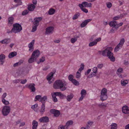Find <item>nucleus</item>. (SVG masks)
<instances>
[{
    "label": "nucleus",
    "mask_w": 129,
    "mask_h": 129,
    "mask_svg": "<svg viewBox=\"0 0 129 129\" xmlns=\"http://www.w3.org/2000/svg\"><path fill=\"white\" fill-rule=\"evenodd\" d=\"M123 71V69L122 68H119L117 70V72L119 73H121L122 72V71Z\"/></svg>",
    "instance_id": "55"
},
{
    "label": "nucleus",
    "mask_w": 129,
    "mask_h": 129,
    "mask_svg": "<svg viewBox=\"0 0 129 129\" xmlns=\"http://www.w3.org/2000/svg\"><path fill=\"white\" fill-rule=\"evenodd\" d=\"M33 24V28L31 30V32H34L36 31L37 30V27L38 26H37V25H35L34 24Z\"/></svg>",
    "instance_id": "41"
},
{
    "label": "nucleus",
    "mask_w": 129,
    "mask_h": 129,
    "mask_svg": "<svg viewBox=\"0 0 129 129\" xmlns=\"http://www.w3.org/2000/svg\"><path fill=\"white\" fill-rule=\"evenodd\" d=\"M98 105L99 107L102 109H104L107 107L106 104H105L103 103H102L100 104H98Z\"/></svg>",
    "instance_id": "26"
},
{
    "label": "nucleus",
    "mask_w": 129,
    "mask_h": 129,
    "mask_svg": "<svg viewBox=\"0 0 129 129\" xmlns=\"http://www.w3.org/2000/svg\"><path fill=\"white\" fill-rule=\"evenodd\" d=\"M74 97V95L72 93H71L68 95L66 97V99L68 101L70 102Z\"/></svg>",
    "instance_id": "16"
},
{
    "label": "nucleus",
    "mask_w": 129,
    "mask_h": 129,
    "mask_svg": "<svg viewBox=\"0 0 129 129\" xmlns=\"http://www.w3.org/2000/svg\"><path fill=\"white\" fill-rule=\"evenodd\" d=\"M91 20L92 19H88L85 20L81 24L80 27L82 28L84 27L87 25L89 22L91 21Z\"/></svg>",
    "instance_id": "10"
},
{
    "label": "nucleus",
    "mask_w": 129,
    "mask_h": 129,
    "mask_svg": "<svg viewBox=\"0 0 129 129\" xmlns=\"http://www.w3.org/2000/svg\"><path fill=\"white\" fill-rule=\"evenodd\" d=\"M72 82L75 85H78L79 84V82L75 79L73 80Z\"/></svg>",
    "instance_id": "42"
},
{
    "label": "nucleus",
    "mask_w": 129,
    "mask_h": 129,
    "mask_svg": "<svg viewBox=\"0 0 129 129\" xmlns=\"http://www.w3.org/2000/svg\"><path fill=\"white\" fill-rule=\"evenodd\" d=\"M122 15V14H121L120 16L118 15L117 16L114 17L113 18V19L114 20H117L118 19L120 18V17Z\"/></svg>",
    "instance_id": "46"
},
{
    "label": "nucleus",
    "mask_w": 129,
    "mask_h": 129,
    "mask_svg": "<svg viewBox=\"0 0 129 129\" xmlns=\"http://www.w3.org/2000/svg\"><path fill=\"white\" fill-rule=\"evenodd\" d=\"M2 101L3 104L6 105H8L9 104V102L8 101H6L5 99L2 100Z\"/></svg>",
    "instance_id": "48"
},
{
    "label": "nucleus",
    "mask_w": 129,
    "mask_h": 129,
    "mask_svg": "<svg viewBox=\"0 0 129 129\" xmlns=\"http://www.w3.org/2000/svg\"><path fill=\"white\" fill-rule=\"evenodd\" d=\"M107 90L105 88H103L101 90V94H107Z\"/></svg>",
    "instance_id": "35"
},
{
    "label": "nucleus",
    "mask_w": 129,
    "mask_h": 129,
    "mask_svg": "<svg viewBox=\"0 0 129 129\" xmlns=\"http://www.w3.org/2000/svg\"><path fill=\"white\" fill-rule=\"evenodd\" d=\"M39 121L41 122H47L49 121V118L47 116H44L40 118L39 119Z\"/></svg>",
    "instance_id": "6"
},
{
    "label": "nucleus",
    "mask_w": 129,
    "mask_h": 129,
    "mask_svg": "<svg viewBox=\"0 0 129 129\" xmlns=\"http://www.w3.org/2000/svg\"><path fill=\"white\" fill-rule=\"evenodd\" d=\"M103 64H98L97 67L101 69L103 68Z\"/></svg>",
    "instance_id": "58"
},
{
    "label": "nucleus",
    "mask_w": 129,
    "mask_h": 129,
    "mask_svg": "<svg viewBox=\"0 0 129 129\" xmlns=\"http://www.w3.org/2000/svg\"><path fill=\"white\" fill-rule=\"evenodd\" d=\"M78 6L80 7L81 9L83 12L86 13H87L88 12V10L85 8H84V7L82 6V4H79Z\"/></svg>",
    "instance_id": "17"
},
{
    "label": "nucleus",
    "mask_w": 129,
    "mask_h": 129,
    "mask_svg": "<svg viewBox=\"0 0 129 129\" xmlns=\"http://www.w3.org/2000/svg\"><path fill=\"white\" fill-rule=\"evenodd\" d=\"M5 57H0V63L1 65H2L5 62Z\"/></svg>",
    "instance_id": "39"
},
{
    "label": "nucleus",
    "mask_w": 129,
    "mask_h": 129,
    "mask_svg": "<svg viewBox=\"0 0 129 129\" xmlns=\"http://www.w3.org/2000/svg\"><path fill=\"white\" fill-rule=\"evenodd\" d=\"M32 129H37L38 126V122L36 120H34L32 122Z\"/></svg>",
    "instance_id": "19"
},
{
    "label": "nucleus",
    "mask_w": 129,
    "mask_h": 129,
    "mask_svg": "<svg viewBox=\"0 0 129 129\" xmlns=\"http://www.w3.org/2000/svg\"><path fill=\"white\" fill-rule=\"evenodd\" d=\"M115 30V27H113L111 29L110 32V33H114Z\"/></svg>",
    "instance_id": "64"
},
{
    "label": "nucleus",
    "mask_w": 129,
    "mask_h": 129,
    "mask_svg": "<svg viewBox=\"0 0 129 129\" xmlns=\"http://www.w3.org/2000/svg\"><path fill=\"white\" fill-rule=\"evenodd\" d=\"M121 84L122 86H125L128 84V81L127 80H121Z\"/></svg>",
    "instance_id": "31"
},
{
    "label": "nucleus",
    "mask_w": 129,
    "mask_h": 129,
    "mask_svg": "<svg viewBox=\"0 0 129 129\" xmlns=\"http://www.w3.org/2000/svg\"><path fill=\"white\" fill-rule=\"evenodd\" d=\"M38 104H35V105H32L31 107V108L32 109H35L38 106Z\"/></svg>",
    "instance_id": "62"
},
{
    "label": "nucleus",
    "mask_w": 129,
    "mask_h": 129,
    "mask_svg": "<svg viewBox=\"0 0 129 129\" xmlns=\"http://www.w3.org/2000/svg\"><path fill=\"white\" fill-rule=\"evenodd\" d=\"M8 25L10 26L13 23L14 18L13 17H10L8 18Z\"/></svg>",
    "instance_id": "15"
},
{
    "label": "nucleus",
    "mask_w": 129,
    "mask_h": 129,
    "mask_svg": "<svg viewBox=\"0 0 129 129\" xmlns=\"http://www.w3.org/2000/svg\"><path fill=\"white\" fill-rule=\"evenodd\" d=\"M81 74L78 71H77L76 73V77L77 78L79 79L81 77Z\"/></svg>",
    "instance_id": "45"
},
{
    "label": "nucleus",
    "mask_w": 129,
    "mask_h": 129,
    "mask_svg": "<svg viewBox=\"0 0 129 129\" xmlns=\"http://www.w3.org/2000/svg\"><path fill=\"white\" fill-rule=\"evenodd\" d=\"M13 27L11 30V32L17 33L20 32L22 30L21 26L18 23L13 24Z\"/></svg>",
    "instance_id": "2"
},
{
    "label": "nucleus",
    "mask_w": 129,
    "mask_h": 129,
    "mask_svg": "<svg viewBox=\"0 0 129 129\" xmlns=\"http://www.w3.org/2000/svg\"><path fill=\"white\" fill-rule=\"evenodd\" d=\"M47 96H45L41 98L40 99V102H41L42 103V104L45 105L46 101L47 100Z\"/></svg>",
    "instance_id": "20"
},
{
    "label": "nucleus",
    "mask_w": 129,
    "mask_h": 129,
    "mask_svg": "<svg viewBox=\"0 0 129 129\" xmlns=\"http://www.w3.org/2000/svg\"><path fill=\"white\" fill-rule=\"evenodd\" d=\"M125 42V39L124 38H122L121 39L118 44L120 46V47H122L124 43Z\"/></svg>",
    "instance_id": "28"
},
{
    "label": "nucleus",
    "mask_w": 129,
    "mask_h": 129,
    "mask_svg": "<svg viewBox=\"0 0 129 129\" xmlns=\"http://www.w3.org/2000/svg\"><path fill=\"white\" fill-rule=\"evenodd\" d=\"M53 74L52 72L50 73L47 76V79L48 81L51 80L52 78Z\"/></svg>",
    "instance_id": "27"
},
{
    "label": "nucleus",
    "mask_w": 129,
    "mask_h": 129,
    "mask_svg": "<svg viewBox=\"0 0 129 129\" xmlns=\"http://www.w3.org/2000/svg\"><path fill=\"white\" fill-rule=\"evenodd\" d=\"M107 98V94H101L100 96V99L102 101L106 100Z\"/></svg>",
    "instance_id": "23"
},
{
    "label": "nucleus",
    "mask_w": 129,
    "mask_h": 129,
    "mask_svg": "<svg viewBox=\"0 0 129 129\" xmlns=\"http://www.w3.org/2000/svg\"><path fill=\"white\" fill-rule=\"evenodd\" d=\"M106 5L108 9H110L112 7V4L110 2H108L106 3Z\"/></svg>",
    "instance_id": "34"
},
{
    "label": "nucleus",
    "mask_w": 129,
    "mask_h": 129,
    "mask_svg": "<svg viewBox=\"0 0 129 129\" xmlns=\"http://www.w3.org/2000/svg\"><path fill=\"white\" fill-rule=\"evenodd\" d=\"M97 67H94L93 69L92 70V71L95 74H96V73L97 72Z\"/></svg>",
    "instance_id": "54"
},
{
    "label": "nucleus",
    "mask_w": 129,
    "mask_h": 129,
    "mask_svg": "<svg viewBox=\"0 0 129 129\" xmlns=\"http://www.w3.org/2000/svg\"><path fill=\"white\" fill-rule=\"evenodd\" d=\"M77 41V39L76 38H72L70 40L71 42L73 44L74 43Z\"/></svg>",
    "instance_id": "47"
},
{
    "label": "nucleus",
    "mask_w": 129,
    "mask_h": 129,
    "mask_svg": "<svg viewBox=\"0 0 129 129\" xmlns=\"http://www.w3.org/2000/svg\"><path fill=\"white\" fill-rule=\"evenodd\" d=\"M109 25L111 27H115L117 25L116 21H112L109 23Z\"/></svg>",
    "instance_id": "22"
},
{
    "label": "nucleus",
    "mask_w": 129,
    "mask_h": 129,
    "mask_svg": "<svg viewBox=\"0 0 129 129\" xmlns=\"http://www.w3.org/2000/svg\"><path fill=\"white\" fill-rule=\"evenodd\" d=\"M122 47H120V46L118 44L116 47H115L114 50V51L115 52H117L118 51H119L120 49H121Z\"/></svg>",
    "instance_id": "38"
},
{
    "label": "nucleus",
    "mask_w": 129,
    "mask_h": 129,
    "mask_svg": "<svg viewBox=\"0 0 129 129\" xmlns=\"http://www.w3.org/2000/svg\"><path fill=\"white\" fill-rule=\"evenodd\" d=\"M80 36V34H79L78 35H75L74 36V37L75 38H76V39H77V38H79Z\"/></svg>",
    "instance_id": "63"
},
{
    "label": "nucleus",
    "mask_w": 129,
    "mask_h": 129,
    "mask_svg": "<svg viewBox=\"0 0 129 129\" xmlns=\"http://www.w3.org/2000/svg\"><path fill=\"white\" fill-rule=\"evenodd\" d=\"M45 105L42 104L41 106V109L40 110V112L41 114H43L45 112Z\"/></svg>",
    "instance_id": "18"
},
{
    "label": "nucleus",
    "mask_w": 129,
    "mask_h": 129,
    "mask_svg": "<svg viewBox=\"0 0 129 129\" xmlns=\"http://www.w3.org/2000/svg\"><path fill=\"white\" fill-rule=\"evenodd\" d=\"M111 47H108L105 50L101 52L103 56H105L107 55L106 56H113V53L110 51L109 50L112 49Z\"/></svg>",
    "instance_id": "3"
},
{
    "label": "nucleus",
    "mask_w": 129,
    "mask_h": 129,
    "mask_svg": "<svg viewBox=\"0 0 129 129\" xmlns=\"http://www.w3.org/2000/svg\"><path fill=\"white\" fill-rule=\"evenodd\" d=\"M73 123V121L70 120L68 121L66 123V125L64 126L66 127V129L68 128V127L70 125H72Z\"/></svg>",
    "instance_id": "25"
},
{
    "label": "nucleus",
    "mask_w": 129,
    "mask_h": 129,
    "mask_svg": "<svg viewBox=\"0 0 129 129\" xmlns=\"http://www.w3.org/2000/svg\"><path fill=\"white\" fill-rule=\"evenodd\" d=\"M35 7L34 5L31 4L28 6V9L29 11H32L34 10Z\"/></svg>",
    "instance_id": "24"
},
{
    "label": "nucleus",
    "mask_w": 129,
    "mask_h": 129,
    "mask_svg": "<svg viewBox=\"0 0 129 129\" xmlns=\"http://www.w3.org/2000/svg\"><path fill=\"white\" fill-rule=\"evenodd\" d=\"M54 29L53 26H49L46 29L45 33L47 35H49L52 33Z\"/></svg>",
    "instance_id": "5"
},
{
    "label": "nucleus",
    "mask_w": 129,
    "mask_h": 129,
    "mask_svg": "<svg viewBox=\"0 0 129 129\" xmlns=\"http://www.w3.org/2000/svg\"><path fill=\"white\" fill-rule=\"evenodd\" d=\"M80 94L81 95L85 96L86 94V91L85 90L83 89L81 90Z\"/></svg>",
    "instance_id": "40"
},
{
    "label": "nucleus",
    "mask_w": 129,
    "mask_h": 129,
    "mask_svg": "<svg viewBox=\"0 0 129 129\" xmlns=\"http://www.w3.org/2000/svg\"><path fill=\"white\" fill-rule=\"evenodd\" d=\"M11 109L10 107L8 106H6L3 107L2 112V114L4 116H7L10 112Z\"/></svg>",
    "instance_id": "4"
},
{
    "label": "nucleus",
    "mask_w": 129,
    "mask_h": 129,
    "mask_svg": "<svg viewBox=\"0 0 129 129\" xmlns=\"http://www.w3.org/2000/svg\"><path fill=\"white\" fill-rule=\"evenodd\" d=\"M81 4L82 5V6L85 7H92V4L91 3H88L86 2H84Z\"/></svg>",
    "instance_id": "13"
},
{
    "label": "nucleus",
    "mask_w": 129,
    "mask_h": 129,
    "mask_svg": "<svg viewBox=\"0 0 129 129\" xmlns=\"http://www.w3.org/2000/svg\"><path fill=\"white\" fill-rule=\"evenodd\" d=\"M45 60V57H42L40 59V61L37 62L38 64H39L41 62H43Z\"/></svg>",
    "instance_id": "49"
},
{
    "label": "nucleus",
    "mask_w": 129,
    "mask_h": 129,
    "mask_svg": "<svg viewBox=\"0 0 129 129\" xmlns=\"http://www.w3.org/2000/svg\"><path fill=\"white\" fill-rule=\"evenodd\" d=\"M80 15V14L78 12L76 13L73 16L72 19L73 20H75L77 18L79 17Z\"/></svg>",
    "instance_id": "29"
},
{
    "label": "nucleus",
    "mask_w": 129,
    "mask_h": 129,
    "mask_svg": "<svg viewBox=\"0 0 129 129\" xmlns=\"http://www.w3.org/2000/svg\"><path fill=\"white\" fill-rule=\"evenodd\" d=\"M35 86V84L33 83H30L29 84L28 87L31 90V92H34L36 90Z\"/></svg>",
    "instance_id": "9"
},
{
    "label": "nucleus",
    "mask_w": 129,
    "mask_h": 129,
    "mask_svg": "<svg viewBox=\"0 0 129 129\" xmlns=\"http://www.w3.org/2000/svg\"><path fill=\"white\" fill-rule=\"evenodd\" d=\"M14 1L15 2L18 3V5H21L22 4V2L20 0H14Z\"/></svg>",
    "instance_id": "50"
},
{
    "label": "nucleus",
    "mask_w": 129,
    "mask_h": 129,
    "mask_svg": "<svg viewBox=\"0 0 129 129\" xmlns=\"http://www.w3.org/2000/svg\"><path fill=\"white\" fill-rule=\"evenodd\" d=\"M66 129V127L64 126L60 125L58 128V129Z\"/></svg>",
    "instance_id": "61"
},
{
    "label": "nucleus",
    "mask_w": 129,
    "mask_h": 129,
    "mask_svg": "<svg viewBox=\"0 0 129 129\" xmlns=\"http://www.w3.org/2000/svg\"><path fill=\"white\" fill-rule=\"evenodd\" d=\"M60 114V112L58 110H57L55 112L54 114V115L55 116L57 117Z\"/></svg>",
    "instance_id": "44"
},
{
    "label": "nucleus",
    "mask_w": 129,
    "mask_h": 129,
    "mask_svg": "<svg viewBox=\"0 0 129 129\" xmlns=\"http://www.w3.org/2000/svg\"><path fill=\"white\" fill-rule=\"evenodd\" d=\"M41 96L40 95H36V96L35 98V101H36L37 100H38L40 101V98H41Z\"/></svg>",
    "instance_id": "43"
},
{
    "label": "nucleus",
    "mask_w": 129,
    "mask_h": 129,
    "mask_svg": "<svg viewBox=\"0 0 129 129\" xmlns=\"http://www.w3.org/2000/svg\"><path fill=\"white\" fill-rule=\"evenodd\" d=\"M10 42V39H5L2 41H0V43H2L3 44H7L9 43Z\"/></svg>",
    "instance_id": "14"
},
{
    "label": "nucleus",
    "mask_w": 129,
    "mask_h": 129,
    "mask_svg": "<svg viewBox=\"0 0 129 129\" xmlns=\"http://www.w3.org/2000/svg\"><path fill=\"white\" fill-rule=\"evenodd\" d=\"M96 42L94 40V41L90 42L89 44V47H92L93 46L96 45Z\"/></svg>",
    "instance_id": "36"
},
{
    "label": "nucleus",
    "mask_w": 129,
    "mask_h": 129,
    "mask_svg": "<svg viewBox=\"0 0 129 129\" xmlns=\"http://www.w3.org/2000/svg\"><path fill=\"white\" fill-rule=\"evenodd\" d=\"M35 57H31L28 60V62L31 63L33 62L36 59Z\"/></svg>",
    "instance_id": "37"
},
{
    "label": "nucleus",
    "mask_w": 129,
    "mask_h": 129,
    "mask_svg": "<svg viewBox=\"0 0 129 129\" xmlns=\"http://www.w3.org/2000/svg\"><path fill=\"white\" fill-rule=\"evenodd\" d=\"M122 111L124 114L129 113V108L126 106H123L122 107Z\"/></svg>",
    "instance_id": "11"
},
{
    "label": "nucleus",
    "mask_w": 129,
    "mask_h": 129,
    "mask_svg": "<svg viewBox=\"0 0 129 129\" xmlns=\"http://www.w3.org/2000/svg\"><path fill=\"white\" fill-rule=\"evenodd\" d=\"M42 19V17L35 18L34 19L35 21L34 22L33 24L37 25V26H38L39 24V22L41 21Z\"/></svg>",
    "instance_id": "7"
},
{
    "label": "nucleus",
    "mask_w": 129,
    "mask_h": 129,
    "mask_svg": "<svg viewBox=\"0 0 129 129\" xmlns=\"http://www.w3.org/2000/svg\"><path fill=\"white\" fill-rule=\"evenodd\" d=\"M123 24V23L122 22H121L120 23H119L118 24H117V25H116V26L117 28H116V29L118 28V27L120 26H121Z\"/></svg>",
    "instance_id": "57"
},
{
    "label": "nucleus",
    "mask_w": 129,
    "mask_h": 129,
    "mask_svg": "<svg viewBox=\"0 0 129 129\" xmlns=\"http://www.w3.org/2000/svg\"><path fill=\"white\" fill-rule=\"evenodd\" d=\"M55 12V10L53 8H50L48 10V14L49 15H52L54 14Z\"/></svg>",
    "instance_id": "21"
},
{
    "label": "nucleus",
    "mask_w": 129,
    "mask_h": 129,
    "mask_svg": "<svg viewBox=\"0 0 129 129\" xmlns=\"http://www.w3.org/2000/svg\"><path fill=\"white\" fill-rule=\"evenodd\" d=\"M62 81L60 80H56L53 85V88L55 89H60L61 91L65 90L67 88Z\"/></svg>",
    "instance_id": "1"
},
{
    "label": "nucleus",
    "mask_w": 129,
    "mask_h": 129,
    "mask_svg": "<svg viewBox=\"0 0 129 129\" xmlns=\"http://www.w3.org/2000/svg\"><path fill=\"white\" fill-rule=\"evenodd\" d=\"M60 97L61 99H64L66 97V96L65 95L62 93Z\"/></svg>",
    "instance_id": "60"
},
{
    "label": "nucleus",
    "mask_w": 129,
    "mask_h": 129,
    "mask_svg": "<svg viewBox=\"0 0 129 129\" xmlns=\"http://www.w3.org/2000/svg\"><path fill=\"white\" fill-rule=\"evenodd\" d=\"M73 76L72 75H70L68 77V79L71 81H72L73 79Z\"/></svg>",
    "instance_id": "52"
},
{
    "label": "nucleus",
    "mask_w": 129,
    "mask_h": 129,
    "mask_svg": "<svg viewBox=\"0 0 129 129\" xmlns=\"http://www.w3.org/2000/svg\"><path fill=\"white\" fill-rule=\"evenodd\" d=\"M108 58L110 59L111 61L114 62L115 60V57H108Z\"/></svg>",
    "instance_id": "56"
},
{
    "label": "nucleus",
    "mask_w": 129,
    "mask_h": 129,
    "mask_svg": "<svg viewBox=\"0 0 129 129\" xmlns=\"http://www.w3.org/2000/svg\"><path fill=\"white\" fill-rule=\"evenodd\" d=\"M17 54V52L14 51L10 53L8 56H16Z\"/></svg>",
    "instance_id": "33"
},
{
    "label": "nucleus",
    "mask_w": 129,
    "mask_h": 129,
    "mask_svg": "<svg viewBox=\"0 0 129 129\" xmlns=\"http://www.w3.org/2000/svg\"><path fill=\"white\" fill-rule=\"evenodd\" d=\"M23 60H20L18 62L14 64L13 66V67H16L20 65L23 62Z\"/></svg>",
    "instance_id": "30"
},
{
    "label": "nucleus",
    "mask_w": 129,
    "mask_h": 129,
    "mask_svg": "<svg viewBox=\"0 0 129 129\" xmlns=\"http://www.w3.org/2000/svg\"><path fill=\"white\" fill-rule=\"evenodd\" d=\"M40 54L39 50L37 49L33 52L31 56H39Z\"/></svg>",
    "instance_id": "12"
},
{
    "label": "nucleus",
    "mask_w": 129,
    "mask_h": 129,
    "mask_svg": "<svg viewBox=\"0 0 129 129\" xmlns=\"http://www.w3.org/2000/svg\"><path fill=\"white\" fill-rule=\"evenodd\" d=\"M27 80L26 79L22 80L20 82V83L22 84H24L25 83L27 82Z\"/></svg>",
    "instance_id": "59"
},
{
    "label": "nucleus",
    "mask_w": 129,
    "mask_h": 129,
    "mask_svg": "<svg viewBox=\"0 0 129 129\" xmlns=\"http://www.w3.org/2000/svg\"><path fill=\"white\" fill-rule=\"evenodd\" d=\"M111 129H117V124L115 123H113L111 125Z\"/></svg>",
    "instance_id": "32"
},
{
    "label": "nucleus",
    "mask_w": 129,
    "mask_h": 129,
    "mask_svg": "<svg viewBox=\"0 0 129 129\" xmlns=\"http://www.w3.org/2000/svg\"><path fill=\"white\" fill-rule=\"evenodd\" d=\"M28 12V11L27 10H25L22 13V15H26Z\"/></svg>",
    "instance_id": "51"
},
{
    "label": "nucleus",
    "mask_w": 129,
    "mask_h": 129,
    "mask_svg": "<svg viewBox=\"0 0 129 129\" xmlns=\"http://www.w3.org/2000/svg\"><path fill=\"white\" fill-rule=\"evenodd\" d=\"M35 43V40H33L28 45V47L29 48V51H32L34 49V45Z\"/></svg>",
    "instance_id": "8"
},
{
    "label": "nucleus",
    "mask_w": 129,
    "mask_h": 129,
    "mask_svg": "<svg viewBox=\"0 0 129 129\" xmlns=\"http://www.w3.org/2000/svg\"><path fill=\"white\" fill-rule=\"evenodd\" d=\"M21 80L19 79H16L13 81V82L14 83H17L20 82Z\"/></svg>",
    "instance_id": "53"
}]
</instances>
